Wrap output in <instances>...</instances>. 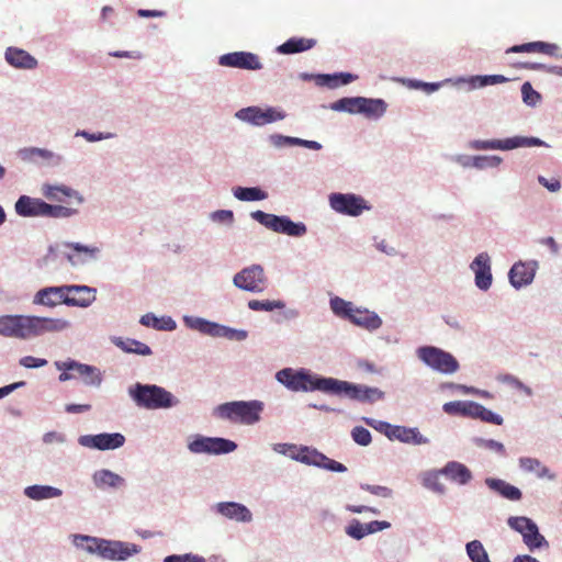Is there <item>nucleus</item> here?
<instances>
[{
    "label": "nucleus",
    "mask_w": 562,
    "mask_h": 562,
    "mask_svg": "<svg viewBox=\"0 0 562 562\" xmlns=\"http://www.w3.org/2000/svg\"><path fill=\"white\" fill-rule=\"evenodd\" d=\"M537 269V262H517L509 270L508 277L512 285L519 289L532 282Z\"/></svg>",
    "instance_id": "22"
},
{
    "label": "nucleus",
    "mask_w": 562,
    "mask_h": 562,
    "mask_svg": "<svg viewBox=\"0 0 562 562\" xmlns=\"http://www.w3.org/2000/svg\"><path fill=\"white\" fill-rule=\"evenodd\" d=\"M207 437H200L189 443V449L193 453H207Z\"/></svg>",
    "instance_id": "57"
},
{
    "label": "nucleus",
    "mask_w": 562,
    "mask_h": 562,
    "mask_svg": "<svg viewBox=\"0 0 562 562\" xmlns=\"http://www.w3.org/2000/svg\"><path fill=\"white\" fill-rule=\"evenodd\" d=\"M93 482L97 487H117L123 484L124 480L119 474L110 470H99L93 474Z\"/></svg>",
    "instance_id": "35"
},
{
    "label": "nucleus",
    "mask_w": 562,
    "mask_h": 562,
    "mask_svg": "<svg viewBox=\"0 0 562 562\" xmlns=\"http://www.w3.org/2000/svg\"><path fill=\"white\" fill-rule=\"evenodd\" d=\"M59 370H64L59 375L60 381L71 379H82L87 385L99 386L102 382V375L98 368L76 361H66L57 363Z\"/></svg>",
    "instance_id": "7"
},
{
    "label": "nucleus",
    "mask_w": 562,
    "mask_h": 562,
    "mask_svg": "<svg viewBox=\"0 0 562 562\" xmlns=\"http://www.w3.org/2000/svg\"><path fill=\"white\" fill-rule=\"evenodd\" d=\"M77 213V210L68 205H52L45 203L44 216L50 218L69 217Z\"/></svg>",
    "instance_id": "43"
},
{
    "label": "nucleus",
    "mask_w": 562,
    "mask_h": 562,
    "mask_svg": "<svg viewBox=\"0 0 562 562\" xmlns=\"http://www.w3.org/2000/svg\"><path fill=\"white\" fill-rule=\"evenodd\" d=\"M464 406H465V409H464V414L463 415L471 416V417H474V418H479L480 411H481L483 405H481L479 403H475V402H465Z\"/></svg>",
    "instance_id": "64"
},
{
    "label": "nucleus",
    "mask_w": 562,
    "mask_h": 562,
    "mask_svg": "<svg viewBox=\"0 0 562 562\" xmlns=\"http://www.w3.org/2000/svg\"><path fill=\"white\" fill-rule=\"evenodd\" d=\"M464 403L465 402H460V401H456V402H448L443 405V411L447 413V414H461L463 415L464 414V409H465V406H464Z\"/></svg>",
    "instance_id": "60"
},
{
    "label": "nucleus",
    "mask_w": 562,
    "mask_h": 562,
    "mask_svg": "<svg viewBox=\"0 0 562 562\" xmlns=\"http://www.w3.org/2000/svg\"><path fill=\"white\" fill-rule=\"evenodd\" d=\"M362 97L342 98L331 104V110L344 111L351 114L360 113Z\"/></svg>",
    "instance_id": "40"
},
{
    "label": "nucleus",
    "mask_w": 562,
    "mask_h": 562,
    "mask_svg": "<svg viewBox=\"0 0 562 562\" xmlns=\"http://www.w3.org/2000/svg\"><path fill=\"white\" fill-rule=\"evenodd\" d=\"M417 355L428 367L439 372L453 373L459 369L457 359L451 353L437 347H420Z\"/></svg>",
    "instance_id": "8"
},
{
    "label": "nucleus",
    "mask_w": 562,
    "mask_h": 562,
    "mask_svg": "<svg viewBox=\"0 0 562 562\" xmlns=\"http://www.w3.org/2000/svg\"><path fill=\"white\" fill-rule=\"evenodd\" d=\"M366 530L368 535H370L390 528L391 524L387 521L373 520L366 524Z\"/></svg>",
    "instance_id": "61"
},
{
    "label": "nucleus",
    "mask_w": 562,
    "mask_h": 562,
    "mask_svg": "<svg viewBox=\"0 0 562 562\" xmlns=\"http://www.w3.org/2000/svg\"><path fill=\"white\" fill-rule=\"evenodd\" d=\"M366 528V524L355 519L347 526L346 533L353 539L360 540L368 535Z\"/></svg>",
    "instance_id": "49"
},
{
    "label": "nucleus",
    "mask_w": 562,
    "mask_h": 562,
    "mask_svg": "<svg viewBox=\"0 0 562 562\" xmlns=\"http://www.w3.org/2000/svg\"><path fill=\"white\" fill-rule=\"evenodd\" d=\"M216 512L222 516L241 522L252 519L250 510L243 504L235 502H222L216 504Z\"/></svg>",
    "instance_id": "24"
},
{
    "label": "nucleus",
    "mask_w": 562,
    "mask_h": 562,
    "mask_svg": "<svg viewBox=\"0 0 562 562\" xmlns=\"http://www.w3.org/2000/svg\"><path fill=\"white\" fill-rule=\"evenodd\" d=\"M508 526L521 533L524 542L530 550L548 544L544 537L539 533L537 525L527 517H509Z\"/></svg>",
    "instance_id": "11"
},
{
    "label": "nucleus",
    "mask_w": 562,
    "mask_h": 562,
    "mask_svg": "<svg viewBox=\"0 0 562 562\" xmlns=\"http://www.w3.org/2000/svg\"><path fill=\"white\" fill-rule=\"evenodd\" d=\"M330 307L337 316L347 318L352 324L368 330L378 329L382 325V321L378 314L356 307L353 303L345 301L341 297L336 296L331 299Z\"/></svg>",
    "instance_id": "5"
},
{
    "label": "nucleus",
    "mask_w": 562,
    "mask_h": 562,
    "mask_svg": "<svg viewBox=\"0 0 562 562\" xmlns=\"http://www.w3.org/2000/svg\"><path fill=\"white\" fill-rule=\"evenodd\" d=\"M502 162V158L498 156H476L473 159V166L479 169L487 167H497Z\"/></svg>",
    "instance_id": "50"
},
{
    "label": "nucleus",
    "mask_w": 562,
    "mask_h": 562,
    "mask_svg": "<svg viewBox=\"0 0 562 562\" xmlns=\"http://www.w3.org/2000/svg\"><path fill=\"white\" fill-rule=\"evenodd\" d=\"M65 291V285L43 288L35 293L33 304L46 307H55L59 304L66 305Z\"/></svg>",
    "instance_id": "23"
},
{
    "label": "nucleus",
    "mask_w": 562,
    "mask_h": 562,
    "mask_svg": "<svg viewBox=\"0 0 562 562\" xmlns=\"http://www.w3.org/2000/svg\"><path fill=\"white\" fill-rule=\"evenodd\" d=\"M276 450L281 453H286L289 450L291 451L290 456L293 459L319 468L327 460V457L325 454L314 449H310L307 447L301 448L296 454L294 453V451H296V447L294 445H279L278 448H276Z\"/></svg>",
    "instance_id": "19"
},
{
    "label": "nucleus",
    "mask_w": 562,
    "mask_h": 562,
    "mask_svg": "<svg viewBox=\"0 0 562 562\" xmlns=\"http://www.w3.org/2000/svg\"><path fill=\"white\" fill-rule=\"evenodd\" d=\"M284 306H285L284 302L280 301V300H274V301H270V300H263V301L250 300L248 302V307L251 311H267V312H270V311H273V310H282V308H284Z\"/></svg>",
    "instance_id": "45"
},
{
    "label": "nucleus",
    "mask_w": 562,
    "mask_h": 562,
    "mask_svg": "<svg viewBox=\"0 0 562 562\" xmlns=\"http://www.w3.org/2000/svg\"><path fill=\"white\" fill-rule=\"evenodd\" d=\"M251 217L265 227L288 236L301 237L307 231L304 223H294L288 216H278L263 211H256L251 213Z\"/></svg>",
    "instance_id": "6"
},
{
    "label": "nucleus",
    "mask_w": 562,
    "mask_h": 562,
    "mask_svg": "<svg viewBox=\"0 0 562 562\" xmlns=\"http://www.w3.org/2000/svg\"><path fill=\"white\" fill-rule=\"evenodd\" d=\"M475 273V284L479 289L486 291L492 284V273L490 257L486 252H481L471 263Z\"/></svg>",
    "instance_id": "21"
},
{
    "label": "nucleus",
    "mask_w": 562,
    "mask_h": 562,
    "mask_svg": "<svg viewBox=\"0 0 562 562\" xmlns=\"http://www.w3.org/2000/svg\"><path fill=\"white\" fill-rule=\"evenodd\" d=\"M479 419L494 425H502L503 417L482 406Z\"/></svg>",
    "instance_id": "54"
},
{
    "label": "nucleus",
    "mask_w": 562,
    "mask_h": 562,
    "mask_svg": "<svg viewBox=\"0 0 562 562\" xmlns=\"http://www.w3.org/2000/svg\"><path fill=\"white\" fill-rule=\"evenodd\" d=\"M329 203L336 212L350 216H358L368 209L366 201L355 194L333 193Z\"/></svg>",
    "instance_id": "13"
},
{
    "label": "nucleus",
    "mask_w": 562,
    "mask_h": 562,
    "mask_svg": "<svg viewBox=\"0 0 562 562\" xmlns=\"http://www.w3.org/2000/svg\"><path fill=\"white\" fill-rule=\"evenodd\" d=\"M234 284L248 292H262L267 286V278L263 268L259 265H252L235 274Z\"/></svg>",
    "instance_id": "10"
},
{
    "label": "nucleus",
    "mask_w": 562,
    "mask_h": 562,
    "mask_svg": "<svg viewBox=\"0 0 562 562\" xmlns=\"http://www.w3.org/2000/svg\"><path fill=\"white\" fill-rule=\"evenodd\" d=\"M220 65L225 67L258 70L262 68L259 57L249 52H235L222 55Z\"/></svg>",
    "instance_id": "17"
},
{
    "label": "nucleus",
    "mask_w": 562,
    "mask_h": 562,
    "mask_svg": "<svg viewBox=\"0 0 562 562\" xmlns=\"http://www.w3.org/2000/svg\"><path fill=\"white\" fill-rule=\"evenodd\" d=\"M234 195L240 201H259L267 199V192L259 188H243L237 187L234 189Z\"/></svg>",
    "instance_id": "42"
},
{
    "label": "nucleus",
    "mask_w": 562,
    "mask_h": 562,
    "mask_svg": "<svg viewBox=\"0 0 562 562\" xmlns=\"http://www.w3.org/2000/svg\"><path fill=\"white\" fill-rule=\"evenodd\" d=\"M544 143L537 137L515 136L505 139L475 140L473 147L480 150H509L518 147L542 146Z\"/></svg>",
    "instance_id": "12"
},
{
    "label": "nucleus",
    "mask_w": 562,
    "mask_h": 562,
    "mask_svg": "<svg viewBox=\"0 0 562 562\" xmlns=\"http://www.w3.org/2000/svg\"><path fill=\"white\" fill-rule=\"evenodd\" d=\"M140 324L146 327H153L160 330H172L176 327V323L170 317L158 318L151 313L143 315Z\"/></svg>",
    "instance_id": "39"
},
{
    "label": "nucleus",
    "mask_w": 562,
    "mask_h": 562,
    "mask_svg": "<svg viewBox=\"0 0 562 562\" xmlns=\"http://www.w3.org/2000/svg\"><path fill=\"white\" fill-rule=\"evenodd\" d=\"M363 420L366 422L367 425L384 432L386 436L390 432V429L393 427V425L385 423V422H376V420L370 419V418H364Z\"/></svg>",
    "instance_id": "63"
},
{
    "label": "nucleus",
    "mask_w": 562,
    "mask_h": 562,
    "mask_svg": "<svg viewBox=\"0 0 562 562\" xmlns=\"http://www.w3.org/2000/svg\"><path fill=\"white\" fill-rule=\"evenodd\" d=\"M391 440L396 439L405 443L422 445L426 443L427 439L424 438L416 428H407L404 426H393L387 434Z\"/></svg>",
    "instance_id": "29"
},
{
    "label": "nucleus",
    "mask_w": 562,
    "mask_h": 562,
    "mask_svg": "<svg viewBox=\"0 0 562 562\" xmlns=\"http://www.w3.org/2000/svg\"><path fill=\"white\" fill-rule=\"evenodd\" d=\"M70 327L64 318H50L26 315L0 316V335L19 339H29L46 333L63 331Z\"/></svg>",
    "instance_id": "1"
},
{
    "label": "nucleus",
    "mask_w": 562,
    "mask_h": 562,
    "mask_svg": "<svg viewBox=\"0 0 562 562\" xmlns=\"http://www.w3.org/2000/svg\"><path fill=\"white\" fill-rule=\"evenodd\" d=\"M115 344L126 352H132L142 356H148L151 353V349L146 344L135 339L127 338L123 340L120 338Z\"/></svg>",
    "instance_id": "41"
},
{
    "label": "nucleus",
    "mask_w": 562,
    "mask_h": 562,
    "mask_svg": "<svg viewBox=\"0 0 562 562\" xmlns=\"http://www.w3.org/2000/svg\"><path fill=\"white\" fill-rule=\"evenodd\" d=\"M441 473L459 484H467L472 479L471 471L464 464L456 461L448 462Z\"/></svg>",
    "instance_id": "31"
},
{
    "label": "nucleus",
    "mask_w": 562,
    "mask_h": 562,
    "mask_svg": "<svg viewBox=\"0 0 562 562\" xmlns=\"http://www.w3.org/2000/svg\"><path fill=\"white\" fill-rule=\"evenodd\" d=\"M316 43L317 41L315 38L291 37L278 46L277 50L283 55H291L312 49Z\"/></svg>",
    "instance_id": "30"
},
{
    "label": "nucleus",
    "mask_w": 562,
    "mask_h": 562,
    "mask_svg": "<svg viewBox=\"0 0 562 562\" xmlns=\"http://www.w3.org/2000/svg\"><path fill=\"white\" fill-rule=\"evenodd\" d=\"M276 378L280 383L295 392L317 390L330 394L333 384H335L334 378H321L305 370L294 371L291 368L280 370Z\"/></svg>",
    "instance_id": "2"
},
{
    "label": "nucleus",
    "mask_w": 562,
    "mask_h": 562,
    "mask_svg": "<svg viewBox=\"0 0 562 562\" xmlns=\"http://www.w3.org/2000/svg\"><path fill=\"white\" fill-rule=\"evenodd\" d=\"M66 305L88 307L95 301V290L88 285H65Z\"/></svg>",
    "instance_id": "18"
},
{
    "label": "nucleus",
    "mask_w": 562,
    "mask_h": 562,
    "mask_svg": "<svg viewBox=\"0 0 562 562\" xmlns=\"http://www.w3.org/2000/svg\"><path fill=\"white\" fill-rule=\"evenodd\" d=\"M486 485L499 493L503 497L509 501H519L522 496L520 490L503 480L499 479H486Z\"/></svg>",
    "instance_id": "32"
},
{
    "label": "nucleus",
    "mask_w": 562,
    "mask_h": 562,
    "mask_svg": "<svg viewBox=\"0 0 562 562\" xmlns=\"http://www.w3.org/2000/svg\"><path fill=\"white\" fill-rule=\"evenodd\" d=\"M164 562H205V559L196 554L186 553L166 557Z\"/></svg>",
    "instance_id": "53"
},
{
    "label": "nucleus",
    "mask_w": 562,
    "mask_h": 562,
    "mask_svg": "<svg viewBox=\"0 0 562 562\" xmlns=\"http://www.w3.org/2000/svg\"><path fill=\"white\" fill-rule=\"evenodd\" d=\"M386 106L387 105L385 101L382 99H368L362 97L360 114H363L370 119H378L385 113Z\"/></svg>",
    "instance_id": "34"
},
{
    "label": "nucleus",
    "mask_w": 562,
    "mask_h": 562,
    "mask_svg": "<svg viewBox=\"0 0 562 562\" xmlns=\"http://www.w3.org/2000/svg\"><path fill=\"white\" fill-rule=\"evenodd\" d=\"M271 140L273 145L281 147V146H293L299 145L300 138L291 137V136H283V135H272Z\"/></svg>",
    "instance_id": "56"
},
{
    "label": "nucleus",
    "mask_w": 562,
    "mask_h": 562,
    "mask_svg": "<svg viewBox=\"0 0 562 562\" xmlns=\"http://www.w3.org/2000/svg\"><path fill=\"white\" fill-rule=\"evenodd\" d=\"M330 394H345L349 398L360 402L373 403L384 397V393L378 387L355 385L346 381L335 379Z\"/></svg>",
    "instance_id": "9"
},
{
    "label": "nucleus",
    "mask_w": 562,
    "mask_h": 562,
    "mask_svg": "<svg viewBox=\"0 0 562 562\" xmlns=\"http://www.w3.org/2000/svg\"><path fill=\"white\" fill-rule=\"evenodd\" d=\"M263 403L260 401H236L218 405L215 414L235 424L254 425L260 420Z\"/></svg>",
    "instance_id": "4"
},
{
    "label": "nucleus",
    "mask_w": 562,
    "mask_h": 562,
    "mask_svg": "<svg viewBox=\"0 0 562 562\" xmlns=\"http://www.w3.org/2000/svg\"><path fill=\"white\" fill-rule=\"evenodd\" d=\"M522 67L526 69H531V70L546 69L550 74L562 76V67H560V66L546 67V65H543V64H524Z\"/></svg>",
    "instance_id": "59"
},
{
    "label": "nucleus",
    "mask_w": 562,
    "mask_h": 562,
    "mask_svg": "<svg viewBox=\"0 0 562 562\" xmlns=\"http://www.w3.org/2000/svg\"><path fill=\"white\" fill-rule=\"evenodd\" d=\"M79 443L91 449L113 450L121 448L125 443V437L120 432L86 435L79 438Z\"/></svg>",
    "instance_id": "15"
},
{
    "label": "nucleus",
    "mask_w": 562,
    "mask_h": 562,
    "mask_svg": "<svg viewBox=\"0 0 562 562\" xmlns=\"http://www.w3.org/2000/svg\"><path fill=\"white\" fill-rule=\"evenodd\" d=\"M43 194L48 200L67 204L75 203L76 205H80L83 202V198L78 191L66 186L45 184L43 187Z\"/></svg>",
    "instance_id": "20"
},
{
    "label": "nucleus",
    "mask_w": 562,
    "mask_h": 562,
    "mask_svg": "<svg viewBox=\"0 0 562 562\" xmlns=\"http://www.w3.org/2000/svg\"><path fill=\"white\" fill-rule=\"evenodd\" d=\"M507 81H508V78H506L503 75L475 76L472 78V82H479V87L505 83Z\"/></svg>",
    "instance_id": "48"
},
{
    "label": "nucleus",
    "mask_w": 562,
    "mask_h": 562,
    "mask_svg": "<svg viewBox=\"0 0 562 562\" xmlns=\"http://www.w3.org/2000/svg\"><path fill=\"white\" fill-rule=\"evenodd\" d=\"M538 181H539L540 184L546 187L551 192H557L561 188L560 181L558 179H555V178H552V179L548 180L543 176H539L538 177Z\"/></svg>",
    "instance_id": "62"
},
{
    "label": "nucleus",
    "mask_w": 562,
    "mask_h": 562,
    "mask_svg": "<svg viewBox=\"0 0 562 562\" xmlns=\"http://www.w3.org/2000/svg\"><path fill=\"white\" fill-rule=\"evenodd\" d=\"M351 436L355 442L360 446H368L372 439L370 431L362 426H356L351 431Z\"/></svg>",
    "instance_id": "51"
},
{
    "label": "nucleus",
    "mask_w": 562,
    "mask_h": 562,
    "mask_svg": "<svg viewBox=\"0 0 562 562\" xmlns=\"http://www.w3.org/2000/svg\"><path fill=\"white\" fill-rule=\"evenodd\" d=\"M99 538L90 537V536H82L77 535L75 536L74 543L77 548L82 549L83 551L88 553H98L97 547H99Z\"/></svg>",
    "instance_id": "46"
},
{
    "label": "nucleus",
    "mask_w": 562,
    "mask_h": 562,
    "mask_svg": "<svg viewBox=\"0 0 562 562\" xmlns=\"http://www.w3.org/2000/svg\"><path fill=\"white\" fill-rule=\"evenodd\" d=\"M65 247L72 250L67 254V259L72 265L83 263L87 259L95 258L100 251L95 246H85L79 243H66Z\"/></svg>",
    "instance_id": "26"
},
{
    "label": "nucleus",
    "mask_w": 562,
    "mask_h": 562,
    "mask_svg": "<svg viewBox=\"0 0 562 562\" xmlns=\"http://www.w3.org/2000/svg\"><path fill=\"white\" fill-rule=\"evenodd\" d=\"M45 203L41 199L21 195L15 202V212L23 217H43Z\"/></svg>",
    "instance_id": "25"
},
{
    "label": "nucleus",
    "mask_w": 562,
    "mask_h": 562,
    "mask_svg": "<svg viewBox=\"0 0 562 562\" xmlns=\"http://www.w3.org/2000/svg\"><path fill=\"white\" fill-rule=\"evenodd\" d=\"M98 555L109 560H126L138 552L136 544L124 543L121 541H110L100 539Z\"/></svg>",
    "instance_id": "16"
},
{
    "label": "nucleus",
    "mask_w": 562,
    "mask_h": 562,
    "mask_svg": "<svg viewBox=\"0 0 562 562\" xmlns=\"http://www.w3.org/2000/svg\"><path fill=\"white\" fill-rule=\"evenodd\" d=\"M25 495L35 501L58 497L61 495L59 488L47 485H32L24 490Z\"/></svg>",
    "instance_id": "36"
},
{
    "label": "nucleus",
    "mask_w": 562,
    "mask_h": 562,
    "mask_svg": "<svg viewBox=\"0 0 562 562\" xmlns=\"http://www.w3.org/2000/svg\"><path fill=\"white\" fill-rule=\"evenodd\" d=\"M522 99L527 104L535 105L540 100V94L533 90L529 82L521 86Z\"/></svg>",
    "instance_id": "52"
},
{
    "label": "nucleus",
    "mask_w": 562,
    "mask_h": 562,
    "mask_svg": "<svg viewBox=\"0 0 562 562\" xmlns=\"http://www.w3.org/2000/svg\"><path fill=\"white\" fill-rule=\"evenodd\" d=\"M5 59L15 68L33 69L37 65V60L26 50L15 47H9L5 50Z\"/></svg>",
    "instance_id": "27"
},
{
    "label": "nucleus",
    "mask_w": 562,
    "mask_h": 562,
    "mask_svg": "<svg viewBox=\"0 0 562 562\" xmlns=\"http://www.w3.org/2000/svg\"><path fill=\"white\" fill-rule=\"evenodd\" d=\"M559 46L557 44L546 42H530L520 45H514L506 50L509 53H540L549 56L557 55Z\"/></svg>",
    "instance_id": "28"
},
{
    "label": "nucleus",
    "mask_w": 562,
    "mask_h": 562,
    "mask_svg": "<svg viewBox=\"0 0 562 562\" xmlns=\"http://www.w3.org/2000/svg\"><path fill=\"white\" fill-rule=\"evenodd\" d=\"M519 465L522 470L527 472H533L538 477L553 479V475L550 474L549 469L544 467L538 459L520 458Z\"/></svg>",
    "instance_id": "37"
},
{
    "label": "nucleus",
    "mask_w": 562,
    "mask_h": 562,
    "mask_svg": "<svg viewBox=\"0 0 562 562\" xmlns=\"http://www.w3.org/2000/svg\"><path fill=\"white\" fill-rule=\"evenodd\" d=\"M207 453H229L237 448V445L228 439L224 438H206Z\"/></svg>",
    "instance_id": "38"
},
{
    "label": "nucleus",
    "mask_w": 562,
    "mask_h": 562,
    "mask_svg": "<svg viewBox=\"0 0 562 562\" xmlns=\"http://www.w3.org/2000/svg\"><path fill=\"white\" fill-rule=\"evenodd\" d=\"M128 394L137 406L146 409L170 408L179 403L169 391L155 384L136 383Z\"/></svg>",
    "instance_id": "3"
},
{
    "label": "nucleus",
    "mask_w": 562,
    "mask_h": 562,
    "mask_svg": "<svg viewBox=\"0 0 562 562\" xmlns=\"http://www.w3.org/2000/svg\"><path fill=\"white\" fill-rule=\"evenodd\" d=\"M236 116L241 121L251 123L257 126L266 125L284 119V114L273 108L262 110L258 106L241 109L236 113Z\"/></svg>",
    "instance_id": "14"
},
{
    "label": "nucleus",
    "mask_w": 562,
    "mask_h": 562,
    "mask_svg": "<svg viewBox=\"0 0 562 562\" xmlns=\"http://www.w3.org/2000/svg\"><path fill=\"white\" fill-rule=\"evenodd\" d=\"M20 364L25 368H41L46 366L47 361L45 359L26 356L20 360Z\"/></svg>",
    "instance_id": "58"
},
{
    "label": "nucleus",
    "mask_w": 562,
    "mask_h": 562,
    "mask_svg": "<svg viewBox=\"0 0 562 562\" xmlns=\"http://www.w3.org/2000/svg\"><path fill=\"white\" fill-rule=\"evenodd\" d=\"M202 330L212 336H222L228 339L244 340L247 337V333L245 330H236L211 323H204Z\"/></svg>",
    "instance_id": "33"
},
{
    "label": "nucleus",
    "mask_w": 562,
    "mask_h": 562,
    "mask_svg": "<svg viewBox=\"0 0 562 562\" xmlns=\"http://www.w3.org/2000/svg\"><path fill=\"white\" fill-rule=\"evenodd\" d=\"M467 553L472 562H491L486 550L479 540H472L467 544Z\"/></svg>",
    "instance_id": "44"
},
{
    "label": "nucleus",
    "mask_w": 562,
    "mask_h": 562,
    "mask_svg": "<svg viewBox=\"0 0 562 562\" xmlns=\"http://www.w3.org/2000/svg\"><path fill=\"white\" fill-rule=\"evenodd\" d=\"M361 488L380 497L386 498L392 496V490L386 486L366 484L361 485Z\"/></svg>",
    "instance_id": "55"
},
{
    "label": "nucleus",
    "mask_w": 562,
    "mask_h": 562,
    "mask_svg": "<svg viewBox=\"0 0 562 562\" xmlns=\"http://www.w3.org/2000/svg\"><path fill=\"white\" fill-rule=\"evenodd\" d=\"M440 472H428L423 477V485L432 492L443 494L446 491L445 485L440 482Z\"/></svg>",
    "instance_id": "47"
}]
</instances>
